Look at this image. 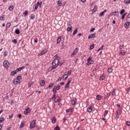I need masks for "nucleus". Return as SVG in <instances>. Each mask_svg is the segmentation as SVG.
Here are the masks:
<instances>
[{"label": "nucleus", "instance_id": "obj_1", "mask_svg": "<svg viewBox=\"0 0 130 130\" xmlns=\"http://www.w3.org/2000/svg\"><path fill=\"white\" fill-rule=\"evenodd\" d=\"M59 61H58V59L56 58L52 62V65L53 68L55 69H56L57 67H58V62Z\"/></svg>", "mask_w": 130, "mask_h": 130}, {"label": "nucleus", "instance_id": "obj_2", "mask_svg": "<svg viewBox=\"0 0 130 130\" xmlns=\"http://www.w3.org/2000/svg\"><path fill=\"white\" fill-rule=\"evenodd\" d=\"M36 126V120H33L29 124V128L30 129H33L34 127Z\"/></svg>", "mask_w": 130, "mask_h": 130}, {"label": "nucleus", "instance_id": "obj_3", "mask_svg": "<svg viewBox=\"0 0 130 130\" xmlns=\"http://www.w3.org/2000/svg\"><path fill=\"white\" fill-rule=\"evenodd\" d=\"M87 62L86 65L90 66V64H93L94 63V60H92V57L90 56L87 60Z\"/></svg>", "mask_w": 130, "mask_h": 130}, {"label": "nucleus", "instance_id": "obj_4", "mask_svg": "<svg viewBox=\"0 0 130 130\" xmlns=\"http://www.w3.org/2000/svg\"><path fill=\"white\" fill-rule=\"evenodd\" d=\"M31 112V110H30V108L29 107L25 109V111L24 112V114L25 115H27L28 113H30Z\"/></svg>", "mask_w": 130, "mask_h": 130}, {"label": "nucleus", "instance_id": "obj_5", "mask_svg": "<svg viewBox=\"0 0 130 130\" xmlns=\"http://www.w3.org/2000/svg\"><path fill=\"white\" fill-rule=\"evenodd\" d=\"M110 95H111V93L110 92H106L105 94H104V99L105 100H107V99H108L109 98V97H110Z\"/></svg>", "mask_w": 130, "mask_h": 130}, {"label": "nucleus", "instance_id": "obj_6", "mask_svg": "<svg viewBox=\"0 0 130 130\" xmlns=\"http://www.w3.org/2000/svg\"><path fill=\"white\" fill-rule=\"evenodd\" d=\"M3 66L4 68H9V61L8 60H5L3 62Z\"/></svg>", "mask_w": 130, "mask_h": 130}, {"label": "nucleus", "instance_id": "obj_7", "mask_svg": "<svg viewBox=\"0 0 130 130\" xmlns=\"http://www.w3.org/2000/svg\"><path fill=\"white\" fill-rule=\"evenodd\" d=\"M13 83L15 85H17V84H20L21 83V82L19 80H18V79H17V78H15V79H13Z\"/></svg>", "mask_w": 130, "mask_h": 130}, {"label": "nucleus", "instance_id": "obj_8", "mask_svg": "<svg viewBox=\"0 0 130 130\" xmlns=\"http://www.w3.org/2000/svg\"><path fill=\"white\" fill-rule=\"evenodd\" d=\"M96 33L89 35V36L88 37V39H91V38H95V37H96Z\"/></svg>", "mask_w": 130, "mask_h": 130}, {"label": "nucleus", "instance_id": "obj_9", "mask_svg": "<svg viewBox=\"0 0 130 130\" xmlns=\"http://www.w3.org/2000/svg\"><path fill=\"white\" fill-rule=\"evenodd\" d=\"M78 52H79V48H76L73 51L72 54L73 55H76Z\"/></svg>", "mask_w": 130, "mask_h": 130}, {"label": "nucleus", "instance_id": "obj_10", "mask_svg": "<svg viewBox=\"0 0 130 130\" xmlns=\"http://www.w3.org/2000/svg\"><path fill=\"white\" fill-rule=\"evenodd\" d=\"M129 26V21H126L124 23V28L125 29H128Z\"/></svg>", "mask_w": 130, "mask_h": 130}, {"label": "nucleus", "instance_id": "obj_11", "mask_svg": "<svg viewBox=\"0 0 130 130\" xmlns=\"http://www.w3.org/2000/svg\"><path fill=\"white\" fill-rule=\"evenodd\" d=\"M60 100H61L60 99V98L59 96H56V98H55L54 102H55V103H58V102H59Z\"/></svg>", "mask_w": 130, "mask_h": 130}, {"label": "nucleus", "instance_id": "obj_12", "mask_svg": "<svg viewBox=\"0 0 130 130\" xmlns=\"http://www.w3.org/2000/svg\"><path fill=\"white\" fill-rule=\"evenodd\" d=\"M39 2H37L35 5V8L33 10V12H35L36 10H37L39 8Z\"/></svg>", "mask_w": 130, "mask_h": 130}, {"label": "nucleus", "instance_id": "obj_13", "mask_svg": "<svg viewBox=\"0 0 130 130\" xmlns=\"http://www.w3.org/2000/svg\"><path fill=\"white\" fill-rule=\"evenodd\" d=\"M71 80H69L64 86V89H68V88H70V84H71Z\"/></svg>", "mask_w": 130, "mask_h": 130}, {"label": "nucleus", "instance_id": "obj_14", "mask_svg": "<svg viewBox=\"0 0 130 130\" xmlns=\"http://www.w3.org/2000/svg\"><path fill=\"white\" fill-rule=\"evenodd\" d=\"M24 69H25L24 66L17 68L16 70V72H21V71H22V70H24Z\"/></svg>", "mask_w": 130, "mask_h": 130}, {"label": "nucleus", "instance_id": "obj_15", "mask_svg": "<svg viewBox=\"0 0 130 130\" xmlns=\"http://www.w3.org/2000/svg\"><path fill=\"white\" fill-rule=\"evenodd\" d=\"M96 99L98 101H99L101 100V99H102V96H101L99 94H98L96 96Z\"/></svg>", "mask_w": 130, "mask_h": 130}, {"label": "nucleus", "instance_id": "obj_16", "mask_svg": "<svg viewBox=\"0 0 130 130\" xmlns=\"http://www.w3.org/2000/svg\"><path fill=\"white\" fill-rule=\"evenodd\" d=\"M107 12V10L106 9H105L104 11H102L100 13V17H103L104 16V13H106Z\"/></svg>", "mask_w": 130, "mask_h": 130}, {"label": "nucleus", "instance_id": "obj_17", "mask_svg": "<svg viewBox=\"0 0 130 130\" xmlns=\"http://www.w3.org/2000/svg\"><path fill=\"white\" fill-rule=\"evenodd\" d=\"M77 103V99H73L72 100V104L73 105H76V103Z\"/></svg>", "mask_w": 130, "mask_h": 130}, {"label": "nucleus", "instance_id": "obj_18", "mask_svg": "<svg viewBox=\"0 0 130 130\" xmlns=\"http://www.w3.org/2000/svg\"><path fill=\"white\" fill-rule=\"evenodd\" d=\"M73 111V108H70V109H68L66 110V113H69V112H70L71 113H72Z\"/></svg>", "mask_w": 130, "mask_h": 130}, {"label": "nucleus", "instance_id": "obj_19", "mask_svg": "<svg viewBox=\"0 0 130 130\" xmlns=\"http://www.w3.org/2000/svg\"><path fill=\"white\" fill-rule=\"evenodd\" d=\"M16 74H17V71L16 70H15V71H12L10 73V75L11 76H15V75H16Z\"/></svg>", "mask_w": 130, "mask_h": 130}, {"label": "nucleus", "instance_id": "obj_20", "mask_svg": "<svg viewBox=\"0 0 130 130\" xmlns=\"http://www.w3.org/2000/svg\"><path fill=\"white\" fill-rule=\"evenodd\" d=\"M24 125H25V122L22 121L20 124V128H23L24 127Z\"/></svg>", "mask_w": 130, "mask_h": 130}, {"label": "nucleus", "instance_id": "obj_21", "mask_svg": "<svg viewBox=\"0 0 130 130\" xmlns=\"http://www.w3.org/2000/svg\"><path fill=\"white\" fill-rule=\"evenodd\" d=\"M45 85V80H41L40 82V85L44 86Z\"/></svg>", "mask_w": 130, "mask_h": 130}, {"label": "nucleus", "instance_id": "obj_22", "mask_svg": "<svg viewBox=\"0 0 130 130\" xmlns=\"http://www.w3.org/2000/svg\"><path fill=\"white\" fill-rule=\"evenodd\" d=\"M60 41H61V36H59L57 39V43H59Z\"/></svg>", "mask_w": 130, "mask_h": 130}, {"label": "nucleus", "instance_id": "obj_23", "mask_svg": "<svg viewBox=\"0 0 130 130\" xmlns=\"http://www.w3.org/2000/svg\"><path fill=\"white\" fill-rule=\"evenodd\" d=\"M45 53H47V51L46 49L43 50L41 52V55H43V54H45Z\"/></svg>", "mask_w": 130, "mask_h": 130}, {"label": "nucleus", "instance_id": "obj_24", "mask_svg": "<svg viewBox=\"0 0 130 130\" xmlns=\"http://www.w3.org/2000/svg\"><path fill=\"white\" fill-rule=\"evenodd\" d=\"M53 70H55V68L52 66V67H50L48 69V72H51V71H52Z\"/></svg>", "mask_w": 130, "mask_h": 130}, {"label": "nucleus", "instance_id": "obj_25", "mask_svg": "<svg viewBox=\"0 0 130 130\" xmlns=\"http://www.w3.org/2000/svg\"><path fill=\"white\" fill-rule=\"evenodd\" d=\"M124 4L125 5H128L130 4V0H124Z\"/></svg>", "mask_w": 130, "mask_h": 130}, {"label": "nucleus", "instance_id": "obj_26", "mask_svg": "<svg viewBox=\"0 0 130 130\" xmlns=\"http://www.w3.org/2000/svg\"><path fill=\"white\" fill-rule=\"evenodd\" d=\"M56 90L57 89L56 88H55V86H54L53 87V90H52L53 93H54V94H56V92H57Z\"/></svg>", "mask_w": 130, "mask_h": 130}, {"label": "nucleus", "instance_id": "obj_27", "mask_svg": "<svg viewBox=\"0 0 130 130\" xmlns=\"http://www.w3.org/2000/svg\"><path fill=\"white\" fill-rule=\"evenodd\" d=\"M57 5L58 7H61L62 3H61V2L58 1L57 2Z\"/></svg>", "mask_w": 130, "mask_h": 130}, {"label": "nucleus", "instance_id": "obj_28", "mask_svg": "<svg viewBox=\"0 0 130 130\" xmlns=\"http://www.w3.org/2000/svg\"><path fill=\"white\" fill-rule=\"evenodd\" d=\"M73 29V27H68L67 28V30L68 31V32H71V31H72V30Z\"/></svg>", "mask_w": 130, "mask_h": 130}, {"label": "nucleus", "instance_id": "obj_29", "mask_svg": "<svg viewBox=\"0 0 130 130\" xmlns=\"http://www.w3.org/2000/svg\"><path fill=\"white\" fill-rule=\"evenodd\" d=\"M15 34H17V35H19V34H20V30H19V29H15Z\"/></svg>", "mask_w": 130, "mask_h": 130}, {"label": "nucleus", "instance_id": "obj_30", "mask_svg": "<svg viewBox=\"0 0 130 130\" xmlns=\"http://www.w3.org/2000/svg\"><path fill=\"white\" fill-rule=\"evenodd\" d=\"M8 9H9V11H13V10H14V6L11 5V6H9Z\"/></svg>", "mask_w": 130, "mask_h": 130}, {"label": "nucleus", "instance_id": "obj_31", "mask_svg": "<svg viewBox=\"0 0 130 130\" xmlns=\"http://www.w3.org/2000/svg\"><path fill=\"white\" fill-rule=\"evenodd\" d=\"M52 122L53 123H55V122H56V119L55 118V117H53L52 118Z\"/></svg>", "mask_w": 130, "mask_h": 130}, {"label": "nucleus", "instance_id": "obj_32", "mask_svg": "<svg viewBox=\"0 0 130 130\" xmlns=\"http://www.w3.org/2000/svg\"><path fill=\"white\" fill-rule=\"evenodd\" d=\"M120 54H121V55H124V54H125V53H124V51L120 50Z\"/></svg>", "mask_w": 130, "mask_h": 130}, {"label": "nucleus", "instance_id": "obj_33", "mask_svg": "<svg viewBox=\"0 0 130 130\" xmlns=\"http://www.w3.org/2000/svg\"><path fill=\"white\" fill-rule=\"evenodd\" d=\"M53 85H54V84L53 83H50L48 88H49V89H51V88H52L53 87Z\"/></svg>", "mask_w": 130, "mask_h": 130}, {"label": "nucleus", "instance_id": "obj_34", "mask_svg": "<svg viewBox=\"0 0 130 130\" xmlns=\"http://www.w3.org/2000/svg\"><path fill=\"white\" fill-rule=\"evenodd\" d=\"M108 113V110L105 111V112L104 113V117H106V116L107 115Z\"/></svg>", "mask_w": 130, "mask_h": 130}, {"label": "nucleus", "instance_id": "obj_35", "mask_svg": "<svg viewBox=\"0 0 130 130\" xmlns=\"http://www.w3.org/2000/svg\"><path fill=\"white\" fill-rule=\"evenodd\" d=\"M78 33V28H76L75 30L73 31V35H76Z\"/></svg>", "mask_w": 130, "mask_h": 130}, {"label": "nucleus", "instance_id": "obj_36", "mask_svg": "<svg viewBox=\"0 0 130 130\" xmlns=\"http://www.w3.org/2000/svg\"><path fill=\"white\" fill-rule=\"evenodd\" d=\"M5 121V118L1 117L0 118V123H2V122H4Z\"/></svg>", "mask_w": 130, "mask_h": 130}, {"label": "nucleus", "instance_id": "obj_37", "mask_svg": "<svg viewBox=\"0 0 130 130\" xmlns=\"http://www.w3.org/2000/svg\"><path fill=\"white\" fill-rule=\"evenodd\" d=\"M60 88H61V86L60 85H58L57 86H55V89L58 91L59 90V89H60Z\"/></svg>", "mask_w": 130, "mask_h": 130}, {"label": "nucleus", "instance_id": "obj_38", "mask_svg": "<svg viewBox=\"0 0 130 130\" xmlns=\"http://www.w3.org/2000/svg\"><path fill=\"white\" fill-rule=\"evenodd\" d=\"M105 79V77L103 75H102L100 77V80H102V81H103V80H104Z\"/></svg>", "mask_w": 130, "mask_h": 130}, {"label": "nucleus", "instance_id": "obj_39", "mask_svg": "<svg viewBox=\"0 0 130 130\" xmlns=\"http://www.w3.org/2000/svg\"><path fill=\"white\" fill-rule=\"evenodd\" d=\"M124 12H125V10H124V9H122V10L120 11V15H123V13H124Z\"/></svg>", "mask_w": 130, "mask_h": 130}, {"label": "nucleus", "instance_id": "obj_40", "mask_svg": "<svg viewBox=\"0 0 130 130\" xmlns=\"http://www.w3.org/2000/svg\"><path fill=\"white\" fill-rule=\"evenodd\" d=\"M55 130H60V127H59V126H58V125H57L56 126V127L54 128Z\"/></svg>", "mask_w": 130, "mask_h": 130}, {"label": "nucleus", "instance_id": "obj_41", "mask_svg": "<svg viewBox=\"0 0 130 130\" xmlns=\"http://www.w3.org/2000/svg\"><path fill=\"white\" fill-rule=\"evenodd\" d=\"M87 112L90 113V112H92V109L89 108H87Z\"/></svg>", "mask_w": 130, "mask_h": 130}, {"label": "nucleus", "instance_id": "obj_42", "mask_svg": "<svg viewBox=\"0 0 130 130\" xmlns=\"http://www.w3.org/2000/svg\"><path fill=\"white\" fill-rule=\"evenodd\" d=\"M5 20V15H3L2 16L0 17V21H4Z\"/></svg>", "mask_w": 130, "mask_h": 130}, {"label": "nucleus", "instance_id": "obj_43", "mask_svg": "<svg viewBox=\"0 0 130 130\" xmlns=\"http://www.w3.org/2000/svg\"><path fill=\"white\" fill-rule=\"evenodd\" d=\"M12 42L15 44H17V43H18V41H17L16 39H14L12 41Z\"/></svg>", "mask_w": 130, "mask_h": 130}, {"label": "nucleus", "instance_id": "obj_44", "mask_svg": "<svg viewBox=\"0 0 130 130\" xmlns=\"http://www.w3.org/2000/svg\"><path fill=\"white\" fill-rule=\"evenodd\" d=\"M22 79V76H18L16 77V79L18 81H20V80H21Z\"/></svg>", "mask_w": 130, "mask_h": 130}, {"label": "nucleus", "instance_id": "obj_45", "mask_svg": "<svg viewBox=\"0 0 130 130\" xmlns=\"http://www.w3.org/2000/svg\"><path fill=\"white\" fill-rule=\"evenodd\" d=\"M108 73H112V69L111 68L108 69Z\"/></svg>", "mask_w": 130, "mask_h": 130}, {"label": "nucleus", "instance_id": "obj_46", "mask_svg": "<svg viewBox=\"0 0 130 130\" xmlns=\"http://www.w3.org/2000/svg\"><path fill=\"white\" fill-rule=\"evenodd\" d=\"M63 79H64V80H67V79H68V75L67 74H64L63 76Z\"/></svg>", "mask_w": 130, "mask_h": 130}, {"label": "nucleus", "instance_id": "obj_47", "mask_svg": "<svg viewBox=\"0 0 130 130\" xmlns=\"http://www.w3.org/2000/svg\"><path fill=\"white\" fill-rule=\"evenodd\" d=\"M11 25H12V24H11L10 22H8L7 23L6 26L8 27V28H10V27H11Z\"/></svg>", "mask_w": 130, "mask_h": 130}, {"label": "nucleus", "instance_id": "obj_48", "mask_svg": "<svg viewBox=\"0 0 130 130\" xmlns=\"http://www.w3.org/2000/svg\"><path fill=\"white\" fill-rule=\"evenodd\" d=\"M124 46V45L123 44H121V45H119V49L120 50H121V49H122V47H123Z\"/></svg>", "mask_w": 130, "mask_h": 130}, {"label": "nucleus", "instance_id": "obj_49", "mask_svg": "<svg viewBox=\"0 0 130 130\" xmlns=\"http://www.w3.org/2000/svg\"><path fill=\"white\" fill-rule=\"evenodd\" d=\"M32 84H33V82H32V81L29 82L28 83V87H31V86H32Z\"/></svg>", "mask_w": 130, "mask_h": 130}, {"label": "nucleus", "instance_id": "obj_50", "mask_svg": "<svg viewBox=\"0 0 130 130\" xmlns=\"http://www.w3.org/2000/svg\"><path fill=\"white\" fill-rule=\"evenodd\" d=\"M27 14H28V11L25 10L24 12H23V15L24 16H27Z\"/></svg>", "mask_w": 130, "mask_h": 130}, {"label": "nucleus", "instance_id": "obj_51", "mask_svg": "<svg viewBox=\"0 0 130 130\" xmlns=\"http://www.w3.org/2000/svg\"><path fill=\"white\" fill-rule=\"evenodd\" d=\"M126 125H127V126H130V122L128 121H127L126 122Z\"/></svg>", "mask_w": 130, "mask_h": 130}, {"label": "nucleus", "instance_id": "obj_52", "mask_svg": "<svg viewBox=\"0 0 130 130\" xmlns=\"http://www.w3.org/2000/svg\"><path fill=\"white\" fill-rule=\"evenodd\" d=\"M126 91V94H128V93H129V91H130V87H129L128 88H127Z\"/></svg>", "mask_w": 130, "mask_h": 130}, {"label": "nucleus", "instance_id": "obj_53", "mask_svg": "<svg viewBox=\"0 0 130 130\" xmlns=\"http://www.w3.org/2000/svg\"><path fill=\"white\" fill-rule=\"evenodd\" d=\"M38 6L40 7V8H41V6H42V1H41V2H39Z\"/></svg>", "mask_w": 130, "mask_h": 130}, {"label": "nucleus", "instance_id": "obj_54", "mask_svg": "<svg viewBox=\"0 0 130 130\" xmlns=\"http://www.w3.org/2000/svg\"><path fill=\"white\" fill-rule=\"evenodd\" d=\"M4 56H7L8 55V52H7V51H5L4 52Z\"/></svg>", "mask_w": 130, "mask_h": 130}, {"label": "nucleus", "instance_id": "obj_55", "mask_svg": "<svg viewBox=\"0 0 130 130\" xmlns=\"http://www.w3.org/2000/svg\"><path fill=\"white\" fill-rule=\"evenodd\" d=\"M30 18L31 20H34V19H35V16L31 15V16H30Z\"/></svg>", "mask_w": 130, "mask_h": 130}, {"label": "nucleus", "instance_id": "obj_56", "mask_svg": "<svg viewBox=\"0 0 130 130\" xmlns=\"http://www.w3.org/2000/svg\"><path fill=\"white\" fill-rule=\"evenodd\" d=\"M56 94H53V96L52 97V99H54V100H55V98H56Z\"/></svg>", "mask_w": 130, "mask_h": 130}, {"label": "nucleus", "instance_id": "obj_57", "mask_svg": "<svg viewBox=\"0 0 130 130\" xmlns=\"http://www.w3.org/2000/svg\"><path fill=\"white\" fill-rule=\"evenodd\" d=\"M95 31V28L93 27L90 30V32H94Z\"/></svg>", "mask_w": 130, "mask_h": 130}, {"label": "nucleus", "instance_id": "obj_58", "mask_svg": "<svg viewBox=\"0 0 130 130\" xmlns=\"http://www.w3.org/2000/svg\"><path fill=\"white\" fill-rule=\"evenodd\" d=\"M90 49H94V45H90Z\"/></svg>", "mask_w": 130, "mask_h": 130}, {"label": "nucleus", "instance_id": "obj_59", "mask_svg": "<svg viewBox=\"0 0 130 130\" xmlns=\"http://www.w3.org/2000/svg\"><path fill=\"white\" fill-rule=\"evenodd\" d=\"M72 74V70L69 71L67 73V75H71Z\"/></svg>", "mask_w": 130, "mask_h": 130}, {"label": "nucleus", "instance_id": "obj_60", "mask_svg": "<svg viewBox=\"0 0 130 130\" xmlns=\"http://www.w3.org/2000/svg\"><path fill=\"white\" fill-rule=\"evenodd\" d=\"M61 77H59L58 79L56 80V82H58L59 81H61Z\"/></svg>", "mask_w": 130, "mask_h": 130}, {"label": "nucleus", "instance_id": "obj_61", "mask_svg": "<svg viewBox=\"0 0 130 130\" xmlns=\"http://www.w3.org/2000/svg\"><path fill=\"white\" fill-rule=\"evenodd\" d=\"M18 117H19V118H22V114H19L17 115Z\"/></svg>", "mask_w": 130, "mask_h": 130}, {"label": "nucleus", "instance_id": "obj_62", "mask_svg": "<svg viewBox=\"0 0 130 130\" xmlns=\"http://www.w3.org/2000/svg\"><path fill=\"white\" fill-rule=\"evenodd\" d=\"M67 117H64V118L63 119V122H65L66 121H67Z\"/></svg>", "mask_w": 130, "mask_h": 130}, {"label": "nucleus", "instance_id": "obj_63", "mask_svg": "<svg viewBox=\"0 0 130 130\" xmlns=\"http://www.w3.org/2000/svg\"><path fill=\"white\" fill-rule=\"evenodd\" d=\"M12 118H13V115H9V119H11Z\"/></svg>", "mask_w": 130, "mask_h": 130}, {"label": "nucleus", "instance_id": "obj_64", "mask_svg": "<svg viewBox=\"0 0 130 130\" xmlns=\"http://www.w3.org/2000/svg\"><path fill=\"white\" fill-rule=\"evenodd\" d=\"M127 17L128 19H130V13L127 14Z\"/></svg>", "mask_w": 130, "mask_h": 130}]
</instances>
